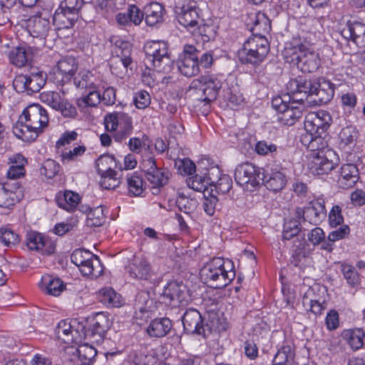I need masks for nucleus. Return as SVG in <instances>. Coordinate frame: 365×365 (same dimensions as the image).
I'll use <instances>...</instances> for the list:
<instances>
[{"instance_id": "obj_1", "label": "nucleus", "mask_w": 365, "mask_h": 365, "mask_svg": "<svg viewBox=\"0 0 365 365\" xmlns=\"http://www.w3.org/2000/svg\"><path fill=\"white\" fill-rule=\"evenodd\" d=\"M49 122L46 110L39 104L28 106L13 126L14 134L25 142H33L44 132Z\"/></svg>"}, {"instance_id": "obj_2", "label": "nucleus", "mask_w": 365, "mask_h": 365, "mask_svg": "<svg viewBox=\"0 0 365 365\" xmlns=\"http://www.w3.org/2000/svg\"><path fill=\"white\" fill-rule=\"evenodd\" d=\"M200 275L201 279L209 286L222 288L234 279L235 272L232 261L216 257L202 267Z\"/></svg>"}, {"instance_id": "obj_3", "label": "nucleus", "mask_w": 365, "mask_h": 365, "mask_svg": "<svg viewBox=\"0 0 365 365\" xmlns=\"http://www.w3.org/2000/svg\"><path fill=\"white\" fill-rule=\"evenodd\" d=\"M283 56L286 62L297 66L304 73L317 71L320 63L317 53L305 45L297 42L286 44Z\"/></svg>"}, {"instance_id": "obj_4", "label": "nucleus", "mask_w": 365, "mask_h": 365, "mask_svg": "<svg viewBox=\"0 0 365 365\" xmlns=\"http://www.w3.org/2000/svg\"><path fill=\"white\" fill-rule=\"evenodd\" d=\"M269 51V43L262 34L249 38L238 51V58L242 63L258 65Z\"/></svg>"}, {"instance_id": "obj_5", "label": "nucleus", "mask_w": 365, "mask_h": 365, "mask_svg": "<svg viewBox=\"0 0 365 365\" xmlns=\"http://www.w3.org/2000/svg\"><path fill=\"white\" fill-rule=\"evenodd\" d=\"M145 61L158 72L168 73L173 68V61L168 53V46L165 41H153L144 46Z\"/></svg>"}, {"instance_id": "obj_6", "label": "nucleus", "mask_w": 365, "mask_h": 365, "mask_svg": "<svg viewBox=\"0 0 365 365\" xmlns=\"http://www.w3.org/2000/svg\"><path fill=\"white\" fill-rule=\"evenodd\" d=\"M302 103L294 101L287 94L274 96L272 99V108L278 112V120L286 125H293L302 115Z\"/></svg>"}, {"instance_id": "obj_7", "label": "nucleus", "mask_w": 365, "mask_h": 365, "mask_svg": "<svg viewBox=\"0 0 365 365\" xmlns=\"http://www.w3.org/2000/svg\"><path fill=\"white\" fill-rule=\"evenodd\" d=\"M222 75L203 76L192 81L190 90L193 91L197 96L201 93L198 101L210 103L217 98L222 88Z\"/></svg>"}, {"instance_id": "obj_8", "label": "nucleus", "mask_w": 365, "mask_h": 365, "mask_svg": "<svg viewBox=\"0 0 365 365\" xmlns=\"http://www.w3.org/2000/svg\"><path fill=\"white\" fill-rule=\"evenodd\" d=\"M71 260L84 276L97 278L103 272V267L98 257L88 250H75L71 255Z\"/></svg>"}, {"instance_id": "obj_9", "label": "nucleus", "mask_w": 365, "mask_h": 365, "mask_svg": "<svg viewBox=\"0 0 365 365\" xmlns=\"http://www.w3.org/2000/svg\"><path fill=\"white\" fill-rule=\"evenodd\" d=\"M83 4V0L61 1L53 14V23L59 28L72 27L78 19Z\"/></svg>"}, {"instance_id": "obj_10", "label": "nucleus", "mask_w": 365, "mask_h": 365, "mask_svg": "<svg viewBox=\"0 0 365 365\" xmlns=\"http://www.w3.org/2000/svg\"><path fill=\"white\" fill-rule=\"evenodd\" d=\"M161 302L172 307L186 305L192 300L190 289L182 282L173 281L164 287L160 294Z\"/></svg>"}, {"instance_id": "obj_11", "label": "nucleus", "mask_w": 365, "mask_h": 365, "mask_svg": "<svg viewBox=\"0 0 365 365\" xmlns=\"http://www.w3.org/2000/svg\"><path fill=\"white\" fill-rule=\"evenodd\" d=\"M125 269L130 278L138 281L152 283L156 277V273L150 262L143 256H133Z\"/></svg>"}, {"instance_id": "obj_12", "label": "nucleus", "mask_w": 365, "mask_h": 365, "mask_svg": "<svg viewBox=\"0 0 365 365\" xmlns=\"http://www.w3.org/2000/svg\"><path fill=\"white\" fill-rule=\"evenodd\" d=\"M45 83V74L41 71L17 75L13 81L15 91L18 93H26L27 95L38 92Z\"/></svg>"}, {"instance_id": "obj_13", "label": "nucleus", "mask_w": 365, "mask_h": 365, "mask_svg": "<svg viewBox=\"0 0 365 365\" xmlns=\"http://www.w3.org/2000/svg\"><path fill=\"white\" fill-rule=\"evenodd\" d=\"M315 82L303 77L292 78L286 85V94L291 96L294 101L302 104L306 101L309 104V101L312 97Z\"/></svg>"}, {"instance_id": "obj_14", "label": "nucleus", "mask_w": 365, "mask_h": 365, "mask_svg": "<svg viewBox=\"0 0 365 365\" xmlns=\"http://www.w3.org/2000/svg\"><path fill=\"white\" fill-rule=\"evenodd\" d=\"M143 170L145 177L150 183L151 188L157 192L158 189L165 186L169 180V172L158 168L153 157L150 156L142 162Z\"/></svg>"}, {"instance_id": "obj_15", "label": "nucleus", "mask_w": 365, "mask_h": 365, "mask_svg": "<svg viewBox=\"0 0 365 365\" xmlns=\"http://www.w3.org/2000/svg\"><path fill=\"white\" fill-rule=\"evenodd\" d=\"M78 69V62L72 56H66L60 59L50 72V78L58 85H63L69 82Z\"/></svg>"}, {"instance_id": "obj_16", "label": "nucleus", "mask_w": 365, "mask_h": 365, "mask_svg": "<svg viewBox=\"0 0 365 365\" xmlns=\"http://www.w3.org/2000/svg\"><path fill=\"white\" fill-rule=\"evenodd\" d=\"M327 211L324 200L317 198L311 201L304 208L297 207L295 210V218L302 219L312 225H318L326 217Z\"/></svg>"}, {"instance_id": "obj_17", "label": "nucleus", "mask_w": 365, "mask_h": 365, "mask_svg": "<svg viewBox=\"0 0 365 365\" xmlns=\"http://www.w3.org/2000/svg\"><path fill=\"white\" fill-rule=\"evenodd\" d=\"M198 51L192 45H185L182 53L179 55L178 68L182 75L192 77L200 71Z\"/></svg>"}, {"instance_id": "obj_18", "label": "nucleus", "mask_w": 365, "mask_h": 365, "mask_svg": "<svg viewBox=\"0 0 365 365\" xmlns=\"http://www.w3.org/2000/svg\"><path fill=\"white\" fill-rule=\"evenodd\" d=\"M178 22L187 28L190 31L198 25L200 21H203L198 12L197 4L195 1H188L175 6Z\"/></svg>"}, {"instance_id": "obj_19", "label": "nucleus", "mask_w": 365, "mask_h": 365, "mask_svg": "<svg viewBox=\"0 0 365 365\" xmlns=\"http://www.w3.org/2000/svg\"><path fill=\"white\" fill-rule=\"evenodd\" d=\"M335 154L333 150L327 149L326 151L316 153L312 156V160L309 163V169L314 175H322L328 174L335 168L336 163Z\"/></svg>"}, {"instance_id": "obj_20", "label": "nucleus", "mask_w": 365, "mask_h": 365, "mask_svg": "<svg viewBox=\"0 0 365 365\" xmlns=\"http://www.w3.org/2000/svg\"><path fill=\"white\" fill-rule=\"evenodd\" d=\"M235 179L241 186L250 184L254 187L261 182L262 172L259 168L250 163H242L236 167Z\"/></svg>"}, {"instance_id": "obj_21", "label": "nucleus", "mask_w": 365, "mask_h": 365, "mask_svg": "<svg viewBox=\"0 0 365 365\" xmlns=\"http://www.w3.org/2000/svg\"><path fill=\"white\" fill-rule=\"evenodd\" d=\"M24 196L23 187L17 182L6 181L0 183V207L10 208L19 202Z\"/></svg>"}, {"instance_id": "obj_22", "label": "nucleus", "mask_w": 365, "mask_h": 365, "mask_svg": "<svg viewBox=\"0 0 365 365\" xmlns=\"http://www.w3.org/2000/svg\"><path fill=\"white\" fill-rule=\"evenodd\" d=\"M331 120V115L327 111L309 113L307 115L304 120L305 133H324L329 127Z\"/></svg>"}, {"instance_id": "obj_23", "label": "nucleus", "mask_w": 365, "mask_h": 365, "mask_svg": "<svg viewBox=\"0 0 365 365\" xmlns=\"http://www.w3.org/2000/svg\"><path fill=\"white\" fill-rule=\"evenodd\" d=\"M335 85L324 78L315 82L312 99L309 105L319 106L329 103L334 94Z\"/></svg>"}, {"instance_id": "obj_24", "label": "nucleus", "mask_w": 365, "mask_h": 365, "mask_svg": "<svg viewBox=\"0 0 365 365\" xmlns=\"http://www.w3.org/2000/svg\"><path fill=\"white\" fill-rule=\"evenodd\" d=\"M26 246L31 250H35L42 255H49L54 253L56 244L49 237L37 232L26 234Z\"/></svg>"}, {"instance_id": "obj_25", "label": "nucleus", "mask_w": 365, "mask_h": 365, "mask_svg": "<svg viewBox=\"0 0 365 365\" xmlns=\"http://www.w3.org/2000/svg\"><path fill=\"white\" fill-rule=\"evenodd\" d=\"M38 53V49L26 44L14 47L9 53V58L13 65L21 68L31 61Z\"/></svg>"}, {"instance_id": "obj_26", "label": "nucleus", "mask_w": 365, "mask_h": 365, "mask_svg": "<svg viewBox=\"0 0 365 365\" xmlns=\"http://www.w3.org/2000/svg\"><path fill=\"white\" fill-rule=\"evenodd\" d=\"M341 36L353 41L359 47L365 46V24L359 21H349L341 30Z\"/></svg>"}, {"instance_id": "obj_27", "label": "nucleus", "mask_w": 365, "mask_h": 365, "mask_svg": "<svg viewBox=\"0 0 365 365\" xmlns=\"http://www.w3.org/2000/svg\"><path fill=\"white\" fill-rule=\"evenodd\" d=\"M182 321L186 333L198 335L204 334L205 329L202 318L197 309H187L183 314Z\"/></svg>"}, {"instance_id": "obj_28", "label": "nucleus", "mask_w": 365, "mask_h": 365, "mask_svg": "<svg viewBox=\"0 0 365 365\" xmlns=\"http://www.w3.org/2000/svg\"><path fill=\"white\" fill-rule=\"evenodd\" d=\"M73 83L76 87L80 90L105 88L106 86V82L87 70L78 72L73 78Z\"/></svg>"}, {"instance_id": "obj_29", "label": "nucleus", "mask_w": 365, "mask_h": 365, "mask_svg": "<svg viewBox=\"0 0 365 365\" xmlns=\"http://www.w3.org/2000/svg\"><path fill=\"white\" fill-rule=\"evenodd\" d=\"M359 179V170L356 165L352 163L344 164L340 170L338 178V185L343 189L352 187Z\"/></svg>"}, {"instance_id": "obj_30", "label": "nucleus", "mask_w": 365, "mask_h": 365, "mask_svg": "<svg viewBox=\"0 0 365 365\" xmlns=\"http://www.w3.org/2000/svg\"><path fill=\"white\" fill-rule=\"evenodd\" d=\"M172 327L173 322L169 318H155L150 322L146 331L150 337L162 338L169 334Z\"/></svg>"}, {"instance_id": "obj_31", "label": "nucleus", "mask_w": 365, "mask_h": 365, "mask_svg": "<svg viewBox=\"0 0 365 365\" xmlns=\"http://www.w3.org/2000/svg\"><path fill=\"white\" fill-rule=\"evenodd\" d=\"M58 206L66 211L73 212L81 201L80 195L71 190L58 192L55 197Z\"/></svg>"}, {"instance_id": "obj_32", "label": "nucleus", "mask_w": 365, "mask_h": 365, "mask_svg": "<svg viewBox=\"0 0 365 365\" xmlns=\"http://www.w3.org/2000/svg\"><path fill=\"white\" fill-rule=\"evenodd\" d=\"M263 182L267 188L274 192H278L282 190L286 183L287 178L284 173L280 170H271L270 173L264 174L262 173Z\"/></svg>"}, {"instance_id": "obj_33", "label": "nucleus", "mask_w": 365, "mask_h": 365, "mask_svg": "<svg viewBox=\"0 0 365 365\" xmlns=\"http://www.w3.org/2000/svg\"><path fill=\"white\" fill-rule=\"evenodd\" d=\"M164 14V7L158 2H152L144 7L145 21L149 26L161 24L163 21Z\"/></svg>"}, {"instance_id": "obj_34", "label": "nucleus", "mask_w": 365, "mask_h": 365, "mask_svg": "<svg viewBox=\"0 0 365 365\" xmlns=\"http://www.w3.org/2000/svg\"><path fill=\"white\" fill-rule=\"evenodd\" d=\"M96 354V349L93 346L85 343L75 349L71 360L75 365H89Z\"/></svg>"}, {"instance_id": "obj_35", "label": "nucleus", "mask_w": 365, "mask_h": 365, "mask_svg": "<svg viewBox=\"0 0 365 365\" xmlns=\"http://www.w3.org/2000/svg\"><path fill=\"white\" fill-rule=\"evenodd\" d=\"M134 308L136 314L139 312L142 314L140 317H143L144 314H147L148 317V314L154 312L157 307L155 302L150 298L149 292L141 291L136 295Z\"/></svg>"}, {"instance_id": "obj_36", "label": "nucleus", "mask_w": 365, "mask_h": 365, "mask_svg": "<svg viewBox=\"0 0 365 365\" xmlns=\"http://www.w3.org/2000/svg\"><path fill=\"white\" fill-rule=\"evenodd\" d=\"M321 135L322 134L317 133H304L301 135L300 140L302 143L307 147L308 150L313 152L312 156L315 155L316 153L327 150L325 148L327 147V143Z\"/></svg>"}, {"instance_id": "obj_37", "label": "nucleus", "mask_w": 365, "mask_h": 365, "mask_svg": "<svg viewBox=\"0 0 365 365\" xmlns=\"http://www.w3.org/2000/svg\"><path fill=\"white\" fill-rule=\"evenodd\" d=\"M214 172L219 173L218 169H214L212 173H209L207 176H201L195 175V176L190 177L187 180V185L192 190L197 192H205L207 190L208 185L215 182V179L212 178L211 175Z\"/></svg>"}, {"instance_id": "obj_38", "label": "nucleus", "mask_w": 365, "mask_h": 365, "mask_svg": "<svg viewBox=\"0 0 365 365\" xmlns=\"http://www.w3.org/2000/svg\"><path fill=\"white\" fill-rule=\"evenodd\" d=\"M77 333L78 331L72 329L70 323L66 320L61 321L55 329L56 336L66 344L77 343L74 337Z\"/></svg>"}, {"instance_id": "obj_39", "label": "nucleus", "mask_w": 365, "mask_h": 365, "mask_svg": "<svg viewBox=\"0 0 365 365\" xmlns=\"http://www.w3.org/2000/svg\"><path fill=\"white\" fill-rule=\"evenodd\" d=\"M99 301L107 307H120L122 304L121 296L111 287H104L99 290Z\"/></svg>"}, {"instance_id": "obj_40", "label": "nucleus", "mask_w": 365, "mask_h": 365, "mask_svg": "<svg viewBox=\"0 0 365 365\" xmlns=\"http://www.w3.org/2000/svg\"><path fill=\"white\" fill-rule=\"evenodd\" d=\"M327 289L325 287L315 284L309 287L303 294L302 304L307 307V304L317 302L322 299H326Z\"/></svg>"}, {"instance_id": "obj_41", "label": "nucleus", "mask_w": 365, "mask_h": 365, "mask_svg": "<svg viewBox=\"0 0 365 365\" xmlns=\"http://www.w3.org/2000/svg\"><path fill=\"white\" fill-rule=\"evenodd\" d=\"M116 165L115 158L110 155H103L96 161L97 172L101 177L110 173L113 175Z\"/></svg>"}, {"instance_id": "obj_42", "label": "nucleus", "mask_w": 365, "mask_h": 365, "mask_svg": "<svg viewBox=\"0 0 365 365\" xmlns=\"http://www.w3.org/2000/svg\"><path fill=\"white\" fill-rule=\"evenodd\" d=\"M364 336V331L361 329H347L342 333V337L354 350H358L363 346Z\"/></svg>"}, {"instance_id": "obj_43", "label": "nucleus", "mask_w": 365, "mask_h": 365, "mask_svg": "<svg viewBox=\"0 0 365 365\" xmlns=\"http://www.w3.org/2000/svg\"><path fill=\"white\" fill-rule=\"evenodd\" d=\"M29 26L34 36L44 38L49 31L50 23L46 18L36 16L30 20Z\"/></svg>"}, {"instance_id": "obj_44", "label": "nucleus", "mask_w": 365, "mask_h": 365, "mask_svg": "<svg viewBox=\"0 0 365 365\" xmlns=\"http://www.w3.org/2000/svg\"><path fill=\"white\" fill-rule=\"evenodd\" d=\"M294 355V351L291 345H284L275 354L273 365H291Z\"/></svg>"}, {"instance_id": "obj_45", "label": "nucleus", "mask_w": 365, "mask_h": 365, "mask_svg": "<svg viewBox=\"0 0 365 365\" xmlns=\"http://www.w3.org/2000/svg\"><path fill=\"white\" fill-rule=\"evenodd\" d=\"M190 32L195 36H200L202 42H208L214 39L216 34L214 25L205 24L204 21H200Z\"/></svg>"}, {"instance_id": "obj_46", "label": "nucleus", "mask_w": 365, "mask_h": 365, "mask_svg": "<svg viewBox=\"0 0 365 365\" xmlns=\"http://www.w3.org/2000/svg\"><path fill=\"white\" fill-rule=\"evenodd\" d=\"M118 125L119 129L115 132L113 138L117 142H122L130 136L133 132V122L132 118L128 114L125 113L123 118Z\"/></svg>"}, {"instance_id": "obj_47", "label": "nucleus", "mask_w": 365, "mask_h": 365, "mask_svg": "<svg viewBox=\"0 0 365 365\" xmlns=\"http://www.w3.org/2000/svg\"><path fill=\"white\" fill-rule=\"evenodd\" d=\"M339 136L340 145L342 148L351 147L355 145L358 138V130L356 127L349 125L341 129Z\"/></svg>"}, {"instance_id": "obj_48", "label": "nucleus", "mask_w": 365, "mask_h": 365, "mask_svg": "<svg viewBox=\"0 0 365 365\" xmlns=\"http://www.w3.org/2000/svg\"><path fill=\"white\" fill-rule=\"evenodd\" d=\"M271 30V22L264 13L255 14L252 31L258 33L257 35L267 34Z\"/></svg>"}, {"instance_id": "obj_49", "label": "nucleus", "mask_w": 365, "mask_h": 365, "mask_svg": "<svg viewBox=\"0 0 365 365\" xmlns=\"http://www.w3.org/2000/svg\"><path fill=\"white\" fill-rule=\"evenodd\" d=\"M88 93L78 100V105L81 107H96L101 103L100 88L88 90Z\"/></svg>"}, {"instance_id": "obj_50", "label": "nucleus", "mask_w": 365, "mask_h": 365, "mask_svg": "<svg viewBox=\"0 0 365 365\" xmlns=\"http://www.w3.org/2000/svg\"><path fill=\"white\" fill-rule=\"evenodd\" d=\"M46 292L53 296H58L64 288L63 282L58 278L46 277L43 278Z\"/></svg>"}, {"instance_id": "obj_51", "label": "nucleus", "mask_w": 365, "mask_h": 365, "mask_svg": "<svg viewBox=\"0 0 365 365\" xmlns=\"http://www.w3.org/2000/svg\"><path fill=\"white\" fill-rule=\"evenodd\" d=\"M299 219H291L284 222L282 237L289 240L297 235L301 231Z\"/></svg>"}, {"instance_id": "obj_52", "label": "nucleus", "mask_w": 365, "mask_h": 365, "mask_svg": "<svg viewBox=\"0 0 365 365\" xmlns=\"http://www.w3.org/2000/svg\"><path fill=\"white\" fill-rule=\"evenodd\" d=\"M41 101L51 107L54 110H58L63 98L60 93L55 91H46L40 94Z\"/></svg>"}, {"instance_id": "obj_53", "label": "nucleus", "mask_w": 365, "mask_h": 365, "mask_svg": "<svg viewBox=\"0 0 365 365\" xmlns=\"http://www.w3.org/2000/svg\"><path fill=\"white\" fill-rule=\"evenodd\" d=\"M132 362L133 365H156L158 358L153 353L140 351L134 354Z\"/></svg>"}, {"instance_id": "obj_54", "label": "nucleus", "mask_w": 365, "mask_h": 365, "mask_svg": "<svg viewBox=\"0 0 365 365\" xmlns=\"http://www.w3.org/2000/svg\"><path fill=\"white\" fill-rule=\"evenodd\" d=\"M60 166L58 163L51 159L46 160L40 168V173L48 179L54 178L59 172Z\"/></svg>"}, {"instance_id": "obj_55", "label": "nucleus", "mask_w": 365, "mask_h": 365, "mask_svg": "<svg viewBox=\"0 0 365 365\" xmlns=\"http://www.w3.org/2000/svg\"><path fill=\"white\" fill-rule=\"evenodd\" d=\"M20 241L19 236L13 230L1 227L0 228V242L6 247H11L18 244Z\"/></svg>"}, {"instance_id": "obj_56", "label": "nucleus", "mask_w": 365, "mask_h": 365, "mask_svg": "<svg viewBox=\"0 0 365 365\" xmlns=\"http://www.w3.org/2000/svg\"><path fill=\"white\" fill-rule=\"evenodd\" d=\"M104 217L101 207L90 209L87 213L86 224L88 227H99L103 225Z\"/></svg>"}, {"instance_id": "obj_57", "label": "nucleus", "mask_w": 365, "mask_h": 365, "mask_svg": "<svg viewBox=\"0 0 365 365\" xmlns=\"http://www.w3.org/2000/svg\"><path fill=\"white\" fill-rule=\"evenodd\" d=\"M341 272L349 284L352 287L359 284V275L353 266L347 264H341Z\"/></svg>"}, {"instance_id": "obj_58", "label": "nucleus", "mask_w": 365, "mask_h": 365, "mask_svg": "<svg viewBox=\"0 0 365 365\" xmlns=\"http://www.w3.org/2000/svg\"><path fill=\"white\" fill-rule=\"evenodd\" d=\"M175 167L181 175H191L195 172V164L189 158L178 159Z\"/></svg>"}, {"instance_id": "obj_59", "label": "nucleus", "mask_w": 365, "mask_h": 365, "mask_svg": "<svg viewBox=\"0 0 365 365\" xmlns=\"http://www.w3.org/2000/svg\"><path fill=\"white\" fill-rule=\"evenodd\" d=\"M120 52L118 53V58L119 62L123 66L124 69L126 71L128 67L132 63L131 59V47L129 43H122L119 48Z\"/></svg>"}, {"instance_id": "obj_60", "label": "nucleus", "mask_w": 365, "mask_h": 365, "mask_svg": "<svg viewBox=\"0 0 365 365\" xmlns=\"http://www.w3.org/2000/svg\"><path fill=\"white\" fill-rule=\"evenodd\" d=\"M125 114L123 112H118L106 115L104 118L106 129L108 131H115L118 128V125H120L122 120L121 118H123Z\"/></svg>"}, {"instance_id": "obj_61", "label": "nucleus", "mask_w": 365, "mask_h": 365, "mask_svg": "<svg viewBox=\"0 0 365 365\" xmlns=\"http://www.w3.org/2000/svg\"><path fill=\"white\" fill-rule=\"evenodd\" d=\"M91 327L96 329L100 334H106L109 328V321L107 317L103 313H97L93 319Z\"/></svg>"}, {"instance_id": "obj_62", "label": "nucleus", "mask_w": 365, "mask_h": 365, "mask_svg": "<svg viewBox=\"0 0 365 365\" xmlns=\"http://www.w3.org/2000/svg\"><path fill=\"white\" fill-rule=\"evenodd\" d=\"M128 190L133 196H139L143 191V179L138 175H132L127 178Z\"/></svg>"}, {"instance_id": "obj_63", "label": "nucleus", "mask_w": 365, "mask_h": 365, "mask_svg": "<svg viewBox=\"0 0 365 365\" xmlns=\"http://www.w3.org/2000/svg\"><path fill=\"white\" fill-rule=\"evenodd\" d=\"M133 102L138 109H145L150 104V96L148 92L144 90L137 91L134 94Z\"/></svg>"}, {"instance_id": "obj_64", "label": "nucleus", "mask_w": 365, "mask_h": 365, "mask_svg": "<svg viewBox=\"0 0 365 365\" xmlns=\"http://www.w3.org/2000/svg\"><path fill=\"white\" fill-rule=\"evenodd\" d=\"M232 180L228 175H222L217 180L211 185L214 186L218 193L225 194L228 192L232 187Z\"/></svg>"}]
</instances>
